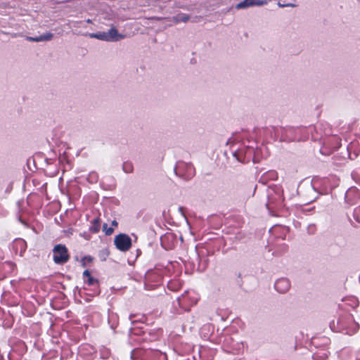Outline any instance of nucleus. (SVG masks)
Masks as SVG:
<instances>
[{"label": "nucleus", "instance_id": "1", "mask_svg": "<svg viewBox=\"0 0 360 360\" xmlns=\"http://www.w3.org/2000/svg\"><path fill=\"white\" fill-rule=\"evenodd\" d=\"M90 38L97 39L105 41H118L125 37L124 34H119L117 29L112 27L107 32H98L89 34Z\"/></svg>", "mask_w": 360, "mask_h": 360}, {"label": "nucleus", "instance_id": "2", "mask_svg": "<svg viewBox=\"0 0 360 360\" xmlns=\"http://www.w3.org/2000/svg\"><path fill=\"white\" fill-rule=\"evenodd\" d=\"M176 176L185 181L191 179L195 174V168L191 163L178 162L174 167Z\"/></svg>", "mask_w": 360, "mask_h": 360}, {"label": "nucleus", "instance_id": "3", "mask_svg": "<svg viewBox=\"0 0 360 360\" xmlns=\"http://www.w3.org/2000/svg\"><path fill=\"white\" fill-rule=\"evenodd\" d=\"M272 130H274L276 139L279 138L281 141H299L296 136L298 129L293 127L272 128Z\"/></svg>", "mask_w": 360, "mask_h": 360}, {"label": "nucleus", "instance_id": "4", "mask_svg": "<svg viewBox=\"0 0 360 360\" xmlns=\"http://www.w3.org/2000/svg\"><path fill=\"white\" fill-rule=\"evenodd\" d=\"M53 261L57 264L66 263L69 259L68 249L65 245H56L53 250Z\"/></svg>", "mask_w": 360, "mask_h": 360}, {"label": "nucleus", "instance_id": "5", "mask_svg": "<svg viewBox=\"0 0 360 360\" xmlns=\"http://www.w3.org/2000/svg\"><path fill=\"white\" fill-rule=\"evenodd\" d=\"M114 244L120 251L127 252L131 247V238L125 233H120L115 237Z\"/></svg>", "mask_w": 360, "mask_h": 360}, {"label": "nucleus", "instance_id": "6", "mask_svg": "<svg viewBox=\"0 0 360 360\" xmlns=\"http://www.w3.org/2000/svg\"><path fill=\"white\" fill-rule=\"evenodd\" d=\"M346 202L349 205H354L360 199V191L356 188H350L345 193Z\"/></svg>", "mask_w": 360, "mask_h": 360}, {"label": "nucleus", "instance_id": "7", "mask_svg": "<svg viewBox=\"0 0 360 360\" xmlns=\"http://www.w3.org/2000/svg\"><path fill=\"white\" fill-rule=\"evenodd\" d=\"M267 0H243V1L238 3L236 8L237 9H243L247 8L251 6H261L267 4Z\"/></svg>", "mask_w": 360, "mask_h": 360}, {"label": "nucleus", "instance_id": "8", "mask_svg": "<svg viewBox=\"0 0 360 360\" xmlns=\"http://www.w3.org/2000/svg\"><path fill=\"white\" fill-rule=\"evenodd\" d=\"M274 288L280 293H285L290 288V282L286 278H281L276 281Z\"/></svg>", "mask_w": 360, "mask_h": 360}, {"label": "nucleus", "instance_id": "9", "mask_svg": "<svg viewBox=\"0 0 360 360\" xmlns=\"http://www.w3.org/2000/svg\"><path fill=\"white\" fill-rule=\"evenodd\" d=\"M13 249L16 253L19 252L20 256H22L27 249V243L23 239H16L13 243Z\"/></svg>", "mask_w": 360, "mask_h": 360}, {"label": "nucleus", "instance_id": "10", "mask_svg": "<svg viewBox=\"0 0 360 360\" xmlns=\"http://www.w3.org/2000/svg\"><path fill=\"white\" fill-rule=\"evenodd\" d=\"M53 38V34L51 32H46L44 34H41L39 37H26V40L28 41L32 42H39V41H51Z\"/></svg>", "mask_w": 360, "mask_h": 360}, {"label": "nucleus", "instance_id": "11", "mask_svg": "<svg viewBox=\"0 0 360 360\" xmlns=\"http://www.w3.org/2000/svg\"><path fill=\"white\" fill-rule=\"evenodd\" d=\"M252 149L248 148L247 151L245 152V154L243 155V150L240 149L233 153V156L238 160V161L240 162H245V156L246 154H248L250 157L252 155Z\"/></svg>", "mask_w": 360, "mask_h": 360}, {"label": "nucleus", "instance_id": "12", "mask_svg": "<svg viewBox=\"0 0 360 360\" xmlns=\"http://www.w3.org/2000/svg\"><path fill=\"white\" fill-rule=\"evenodd\" d=\"M189 20V15L185 13H179L172 18V20L177 24L180 22H186Z\"/></svg>", "mask_w": 360, "mask_h": 360}, {"label": "nucleus", "instance_id": "13", "mask_svg": "<svg viewBox=\"0 0 360 360\" xmlns=\"http://www.w3.org/2000/svg\"><path fill=\"white\" fill-rule=\"evenodd\" d=\"M100 230V219L95 218L92 221L89 227V231L92 233H96Z\"/></svg>", "mask_w": 360, "mask_h": 360}, {"label": "nucleus", "instance_id": "14", "mask_svg": "<svg viewBox=\"0 0 360 360\" xmlns=\"http://www.w3.org/2000/svg\"><path fill=\"white\" fill-rule=\"evenodd\" d=\"M99 355L101 359H107L110 356V351L105 347H101L99 349Z\"/></svg>", "mask_w": 360, "mask_h": 360}, {"label": "nucleus", "instance_id": "15", "mask_svg": "<svg viewBox=\"0 0 360 360\" xmlns=\"http://www.w3.org/2000/svg\"><path fill=\"white\" fill-rule=\"evenodd\" d=\"M86 284L91 286H94L95 288H98V281L96 278H93L91 276L86 278V281H84Z\"/></svg>", "mask_w": 360, "mask_h": 360}, {"label": "nucleus", "instance_id": "16", "mask_svg": "<svg viewBox=\"0 0 360 360\" xmlns=\"http://www.w3.org/2000/svg\"><path fill=\"white\" fill-rule=\"evenodd\" d=\"M122 169L125 173H131L133 172V165L131 162H126L123 163Z\"/></svg>", "mask_w": 360, "mask_h": 360}, {"label": "nucleus", "instance_id": "17", "mask_svg": "<svg viewBox=\"0 0 360 360\" xmlns=\"http://www.w3.org/2000/svg\"><path fill=\"white\" fill-rule=\"evenodd\" d=\"M98 179V176L96 172H91L87 177V181L91 184L97 182Z\"/></svg>", "mask_w": 360, "mask_h": 360}, {"label": "nucleus", "instance_id": "18", "mask_svg": "<svg viewBox=\"0 0 360 360\" xmlns=\"http://www.w3.org/2000/svg\"><path fill=\"white\" fill-rule=\"evenodd\" d=\"M359 328V324L357 323L354 322V323H352L351 328L349 329L348 330H347L346 333L349 335H352V334L356 333L358 330Z\"/></svg>", "mask_w": 360, "mask_h": 360}, {"label": "nucleus", "instance_id": "19", "mask_svg": "<svg viewBox=\"0 0 360 360\" xmlns=\"http://www.w3.org/2000/svg\"><path fill=\"white\" fill-rule=\"evenodd\" d=\"M103 230L105 231V234L107 236H110L113 233L114 229L112 227H108L107 224H103Z\"/></svg>", "mask_w": 360, "mask_h": 360}, {"label": "nucleus", "instance_id": "20", "mask_svg": "<svg viewBox=\"0 0 360 360\" xmlns=\"http://www.w3.org/2000/svg\"><path fill=\"white\" fill-rule=\"evenodd\" d=\"M107 256H108V252L107 250H103L99 253V257L102 261L105 260Z\"/></svg>", "mask_w": 360, "mask_h": 360}, {"label": "nucleus", "instance_id": "21", "mask_svg": "<svg viewBox=\"0 0 360 360\" xmlns=\"http://www.w3.org/2000/svg\"><path fill=\"white\" fill-rule=\"evenodd\" d=\"M92 260H93V258L91 256L84 257L82 259V266H85L86 262H92Z\"/></svg>", "mask_w": 360, "mask_h": 360}, {"label": "nucleus", "instance_id": "22", "mask_svg": "<svg viewBox=\"0 0 360 360\" xmlns=\"http://www.w3.org/2000/svg\"><path fill=\"white\" fill-rule=\"evenodd\" d=\"M91 276V274L89 270H85L83 272V279L84 281H86V278Z\"/></svg>", "mask_w": 360, "mask_h": 360}, {"label": "nucleus", "instance_id": "23", "mask_svg": "<svg viewBox=\"0 0 360 360\" xmlns=\"http://www.w3.org/2000/svg\"><path fill=\"white\" fill-rule=\"evenodd\" d=\"M338 323L340 326V327L342 328H345V323H344V319L343 318H340L338 319Z\"/></svg>", "mask_w": 360, "mask_h": 360}, {"label": "nucleus", "instance_id": "24", "mask_svg": "<svg viewBox=\"0 0 360 360\" xmlns=\"http://www.w3.org/2000/svg\"><path fill=\"white\" fill-rule=\"evenodd\" d=\"M278 6L281 8L286 7V6H291V7L295 6V5L292 4H281V3H278Z\"/></svg>", "mask_w": 360, "mask_h": 360}, {"label": "nucleus", "instance_id": "25", "mask_svg": "<svg viewBox=\"0 0 360 360\" xmlns=\"http://www.w3.org/2000/svg\"><path fill=\"white\" fill-rule=\"evenodd\" d=\"M82 21H74V22H72L73 27H79V25L82 24Z\"/></svg>", "mask_w": 360, "mask_h": 360}, {"label": "nucleus", "instance_id": "26", "mask_svg": "<svg viewBox=\"0 0 360 360\" xmlns=\"http://www.w3.org/2000/svg\"><path fill=\"white\" fill-rule=\"evenodd\" d=\"M184 300H185L184 296H182V297H179L178 298L179 304L181 306L184 302Z\"/></svg>", "mask_w": 360, "mask_h": 360}, {"label": "nucleus", "instance_id": "27", "mask_svg": "<svg viewBox=\"0 0 360 360\" xmlns=\"http://www.w3.org/2000/svg\"><path fill=\"white\" fill-rule=\"evenodd\" d=\"M347 319L349 321H352L353 320V318H352V316L351 315H347Z\"/></svg>", "mask_w": 360, "mask_h": 360}, {"label": "nucleus", "instance_id": "28", "mask_svg": "<svg viewBox=\"0 0 360 360\" xmlns=\"http://www.w3.org/2000/svg\"><path fill=\"white\" fill-rule=\"evenodd\" d=\"M134 316H134V314H131V315L129 316V320H130L131 322H134Z\"/></svg>", "mask_w": 360, "mask_h": 360}, {"label": "nucleus", "instance_id": "29", "mask_svg": "<svg viewBox=\"0 0 360 360\" xmlns=\"http://www.w3.org/2000/svg\"><path fill=\"white\" fill-rule=\"evenodd\" d=\"M118 224V223L115 221V220H113L112 221V225L114 226H117Z\"/></svg>", "mask_w": 360, "mask_h": 360}, {"label": "nucleus", "instance_id": "30", "mask_svg": "<svg viewBox=\"0 0 360 360\" xmlns=\"http://www.w3.org/2000/svg\"><path fill=\"white\" fill-rule=\"evenodd\" d=\"M86 22H87V23H91V22H92V21H91V20H90V19H87V20H86Z\"/></svg>", "mask_w": 360, "mask_h": 360}, {"label": "nucleus", "instance_id": "31", "mask_svg": "<svg viewBox=\"0 0 360 360\" xmlns=\"http://www.w3.org/2000/svg\"><path fill=\"white\" fill-rule=\"evenodd\" d=\"M230 339H231V338H225L224 341L228 342Z\"/></svg>", "mask_w": 360, "mask_h": 360}, {"label": "nucleus", "instance_id": "32", "mask_svg": "<svg viewBox=\"0 0 360 360\" xmlns=\"http://www.w3.org/2000/svg\"><path fill=\"white\" fill-rule=\"evenodd\" d=\"M283 250H284V251H285L287 250V246L286 245H284Z\"/></svg>", "mask_w": 360, "mask_h": 360}, {"label": "nucleus", "instance_id": "33", "mask_svg": "<svg viewBox=\"0 0 360 360\" xmlns=\"http://www.w3.org/2000/svg\"><path fill=\"white\" fill-rule=\"evenodd\" d=\"M169 236H165V238H168Z\"/></svg>", "mask_w": 360, "mask_h": 360}]
</instances>
